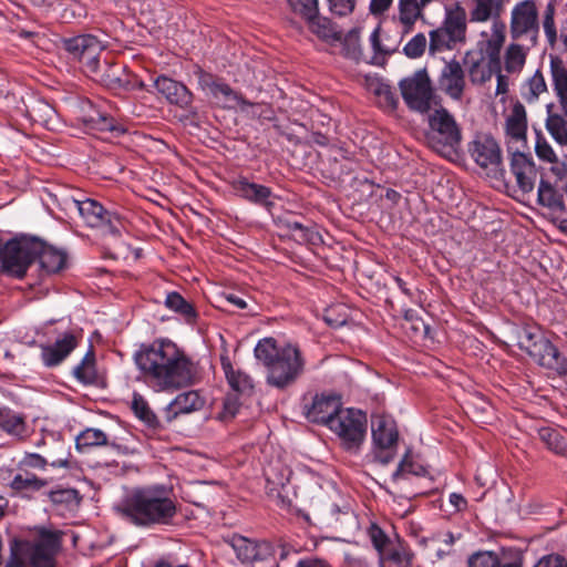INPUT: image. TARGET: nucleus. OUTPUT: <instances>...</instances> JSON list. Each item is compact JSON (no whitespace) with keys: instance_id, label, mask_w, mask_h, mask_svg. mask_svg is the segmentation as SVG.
Returning a JSON list of instances; mask_svg holds the SVG:
<instances>
[{"instance_id":"obj_15","label":"nucleus","mask_w":567,"mask_h":567,"mask_svg":"<svg viewBox=\"0 0 567 567\" xmlns=\"http://www.w3.org/2000/svg\"><path fill=\"white\" fill-rule=\"evenodd\" d=\"M94 80L101 82L111 90H118L131 84L130 75L121 63H111L107 60L97 59L86 71Z\"/></svg>"},{"instance_id":"obj_17","label":"nucleus","mask_w":567,"mask_h":567,"mask_svg":"<svg viewBox=\"0 0 567 567\" xmlns=\"http://www.w3.org/2000/svg\"><path fill=\"white\" fill-rule=\"evenodd\" d=\"M439 87L452 100L460 101L466 89L465 72L461 63L453 59L446 62L439 78Z\"/></svg>"},{"instance_id":"obj_42","label":"nucleus","mask_w":567,"mask_h":567,"mask_svg":"<svg viewBox=\"0 0 567 567\" xmlns=\"http://www.w3.org/2000/svg\"><path fill=\"white\" fill-rule=\"evenodd\" d=\"M45 485L47 481L27 471L18 473L10 483V487L17 492L39 491Z\"/></svg>"},{"instance_id":"obj_49","label":"nucleus","mask_w":567,"mask_h":567,"mask_svg":"<svg viewBox=\"0 0 567 567\" xmlns=\"http://www.w3.org/2000/svg\"><path fill=\"white\" fill-rule=\"evenodd\" d=\"M556 6L554 1H549L543 13V29L547 38L548 44L554 48L557 43L558 35L555 24Z\"/></svg>"},{"instance_id":"obj_41","label":"nucleus","mask_w":567,"mask_h":567,"mask_svg":"<svg viewBox=\"0 0 567 567\" xmlns=\"http://www.w3.org/2000/svg\"><path fill=\"white\" fill-rule=\"evenodd\" d=\"M468 567H522V565L518 561L502 564L495 553L478 551L470 557Z\"/></svg>"},{"instance_id":"obj_1","label":"nucleus","mask_w":567,"mask_h":567,"mask_svg":"<svg viewBox=\"0 0 567 567\" xmlns=\"http://www.w3.org/2000/svg\"><path fill=\"white\" fill-rule=\"evenodd\" d=\"M145 382L158 392H174L194 383L197 367L171 340L159 339L142 344L134 355Z\"/></svg>"},{"instance_id":"obj_50","label":"nucleus","mask_w":567,"mask_h":567,"mask_svg":"<svg viewBox=\"0 0 567 567\" xmlns=\"http://www.w3.org/2000/svg\"><path fill=\"white\" fill-rule=\"evenodd\" d=\"M132 410L134 414L148 426L154 427L158 424L157 417L150 409L148 403L138 393H134L133 395Z\"/></svg>"},{"instance_id":"obj_30","label":"nucleus","mask_w":567,"mask_h":567,"mask_svg":"<svg viewBox=\"0 0 567 567\" xmlns=\"http://www.w3.org/2000/svg\"><path fill=\"white\" fill-rule=\"evenodd\" d=\"M29 540L12 539L10 543V556L4 567H37L34 555L30 549Z\"/></svg>"},{"instance_id":"obj_21","label":"nucleus","mask_w":567,"mask_h":567,"mask_svg":"<svg viewBox=\"0 0 567 567\" xmlns=\"http://www.w3.org/2000/svg\"><path fill=\"white\" fill-rule=\"evenodd\" d=\"M537 355L532 359L540 367L549 369L559 375H567V360L561 355L559 350L545 336L537 344Z\"/></svg>"},{"instance_id":"obj_57","label":"nucleus","mask_w":567,"mask_h":567,"mask_svg":"<svg viewBox=\"0 0 567 567\" xmlns=\"http://www.w3.org/2000/svg\"><path fill=\"white\" fill-rule=\"evenodd\" d=\"M373 92L380 99V103L382 105L391 110H394L396 107L398 97L390 85L382 82H378L373 87Z\"/></svg>"},{"instance_id":"obj_33","label":"nucleus","mask_w":567,"mask_h":567,"mask_svg":"<svg viewBox=\"0 0 567 567\" xmlns=\"http://www.w3.org/2000/svg\"><path fill=\"white\" fill-rule=\"evenodd\" d=\"M498 56H489L488 64L484 59L471 61L467 72L471 81L475 84H483L492 78L493 70L498 69Z\"/></svg>"},{"instance_id":"obj_48","label":"nucleus","mask_w":567,"mask_h":567,"mask_svg":"<svg viewBox=\"0 0 567 567\" xmlns=\"http://www.w3.org/2000/svg\"><path fill=\"white\" fill-rule=\"evenodd\" d=\"M107 444L106 434L99 429H86L76 437V449L101 446Z\"/></svg>"},{"instance_id":"obj_52","label":"nucleus","mask_w":567,"mask_h":567,"mask_svg":"<svg viewBox=\"0 0 567 567\" xmlns=\"http://www.w3.org/2000/svg\"><path fill=\"white\" fill-rule=\"evenodd\" d=\"M412 558V554L390 547L388 551L381 556V563L382 567H411Z\"/></svg>"},{"instance_id":"obj_51","label":"nucleus","mask_w":567,"mask_h":567,"mask_svg":"<svg viewBox=\"0 0 567 567\" xmlns=\"http://www.w3.org/2000/svg\"><path fill=\"white\" fill-rule=\"evenodd\" d=\"M425 472L426 471L422 465L416 464L411 460L410 451H408L399 463L396 471L392 474V481L396 483L401 478H406L409 474L422 476Z\"/></svg>"},{"instance_id":"obj_13","label":"nucleus","mask_w":567,"mask_h":567,"mask_svg":"<svg viewBox=\"0 0 567 567\" xmlns=\"http://www.w3.org/2000/svg\"><path fill=\"white\" fill-rule=\"evenodd\" d=\"M63 48L78 59L87 71L103 51L101 42L91 34H83L63 40Z\"/></svg>"},{"instance_id":"obj_64","label":"nucleus","mask_w":567,"mask_h":567,"mask_svg":"<svg viewBox=\"0 0 567 567\" xmlns=\"http://www.w3.org/2000/svg\"><path fill=\"white\" fill-rule=\"evenodd\" d=\"M47 466V461L39 454L31 453L27 454L23 460L19 463V468L23 470L27 467L43 470Z\"/></svg>"},{"instance_id":"obj_22","label":"nucleus","mask_w":567,"mask_h":567,"mask_svg":"<svg viewBox=\"0 0 567 567\" xmlns=\"http://www.w3.org/2000/svg\"><path fill=\"white\" fill-rule=\"evenodd\" d=\"M372 439L375 446L395 447L399 432L395 421L384 414H373L371 419Z\"/></svg>"},{"instance_id":"obj_2","label":"nucleus","mask_w":567,"mask_h":567,"mask_svg":"<svg viewBox=\"0 0 567 567\" xmlns=\"http://www.w3.org/2000/svg\"><path fill=\"white\" fill-rule=\"evenodd\" d=\"M118 511L130 523L151 527L171 524L177 514V506L164 486H148L134 489Z\"/></svg>"},{"instance_id":"obj_4","label":"nucleus","mask_w":567,"mask_h":567,"mask_svg":"<svg viewBox=\"0 0 567 567\" xmlns=\"http://www.w3.org/2000/svg\"><path fill=\"white\" fill-rule=\"evenodd\" d=\"M429 146L444 157H453L462 141V131L446 109L435 110L429 116Z\"/></svg>"},{"instance_id":"obj_23","label":"nucleus","mask_w":567,"mask_h":567,"mask_svg":"<svg viewBox=\"0 0 567 567\" xmlns=\"http://www.w3.org/2000/svg\"><path fill=\"white\" fill-rule=\"evenodd\" d=\"M78 346L76 337L66 332L53 344L41 347V357L47 367L60 364Z\"/></svg>"},{"instance_id":"obj_62","label":"nucleus","mask_w":567,"mask_h":567,"mask_svg":"<svg viewBox=\"0 0 567 567\" xmlns=\"http://www.w3.org/2000/svg\"><path fill=\"white\" fill-rule=\"evenodd\" d=\"M357 0H328L330 11L337 16H347L354 10Z\"/></svg>"},{"instance_id":"obj_28","label":"nucleus","mask_w":567,"mask_h":567,"mask_svg":"<svg viewBox=\"0 0 567 567\" xmlns=\"http://www.w3.org/2000/svg\"><path fill=\"white\" fill-rule=\"evenodd\" d=\"M40 249H37L35 260L38 259L41 268L48 274H55L62 270L66 262V255L51 246L45 245L37 238Z\"/></svg>"},{"instance_id":"obj_6","label":"nucleus","mask_w":567,"mask_h":567,"mask_svg":"<svg viewBox=\"0 0 567 567\" xmlns=\"http://www.w3.org/2000/svg\"><path fill=\"white\" fill-rule=\"evenodd\" d=\"M511 38L535 47L539 34V13L534 0L517 2L511 12Z\"/></svg>"},{"instance_id":"obj_36","label":"nucleus","mask_w":567,"mask_h":567,"mask_svg":"<svg viewBox=\"0 0 567 567\" xmlns=\"http://www.w3.org/2000/svg\"><path fill=\"white\" fill-rule=\"evenodd\" d=\"M73 374L83 384H94L96 382L97 372L93 348L87 351L81 363L74 368Z\"/></svg>"},{"instance_id":"obj_53","label":"nucleus","mask_w":567,"mask_h":567,"mask_svg":"<svg viewBox=\"0 0 567 567\" xmlns=\"http://www.w3.org/2000/svg\"><path fill=\"white\" fill-rule=\"evenodd\" d=\"M526 87L527 91L523 93V97L528 103L536 102L540 94L547 92L545 78L539 70L528 80Z\"/></svg>"},{"instance_id":"obj_20","label":"nucleus","mask_w":567,"mask_h":567,"mask_svg":"<svg viewBox=\"0 0 567 567\" xmlns=\"http://www.w3.org/2000/svg\"><path fill=\"white\" fill-rule=\"evenodd\" d=\"M154 85L157 92L171 104L186 110L193 103V93L182 82L161 75L154 81Z\"/></svg>"},{"instance_id":"obj_44","label":"nucleus","mask_w":567,"mask_h":567,"mask_svg":"<svg viewBox=\"0 0 567 567\" xmlns=\"http://www.w3.org/2000/svg\"><path fill=\"white\" fill-rule=\"evenodd\" d=\"M539 439L547 446L548 450L553 451L556 454H565L567 451V444L556 429L553 427H542L538 431Z\"/></svg>"},{"instance_id":"obj_54","label":"nucleus","mask_w":567,"mask_h":567,"mask_svg":"<svg viewBox=\"0 0 567 567\" xmlns=\"http://www.w3.org/2000/svg\"><path fill=\"white\" fill-rule=\"evenodd\" d=\"M474 7L470 11L472 22H486L493 16L494 0H472Z\"/></svg>"},{"instance_id":"obj_43","label":"nucleus","mask_w":567,"mask_h":567,"mask_svg":"<svg viewBox=\"0 0 567 567\" xmlns=\"http://www.w3.org/2000/svg\"><path fill=\"white\" fill-rule=\"evenodd\" d=\"M310 25V29L313 33H316L319 38L324 40H341L342 33L337 31L331 22L326 18H320L318 13L315 18L307 19Z\"/></svg>"},{"instance_id":"obj_19","label":"nucleus","mask_w":567,"mask_h":567,"mask_svg":"<svg viewBox=\"0 0 567 567\" xmlns=\"http://www.w3.org/2000/svg\"><path fill=\"white\" fill-rule=\"evenodd\" d=\"M340 410L341 402L334 395H316L311 405L305 406L306 416L310 422L321 423L328 427Z\"/></svg>"},{"instance_id":"obj_27","label":"nucleus","mask_w":567,"mask_h":567,"mask_svg":"<svg viewBox=\"0 0 567 567\" xmlns=\"http://www.w3.org/2000/svg\"><path fill=\"white\" fill-rule=\"evenodd\" d=\"M506 134L517 142H526L527 114L523 103H514L511 113L506 117Z\"/></svg>"},{"instance_id":"obj_59","label":"nucleus","mask_w":567,"mask_h":567,"mask_svg":"<svg viewBox=\"0 0 567 567\" xmlns=\"http://www.w3.org/2000/svg\"><path fill=\"white\" fill-rule=\"evenodd\" d=\"M535 152L539 159L547 162V163H557L558 158L556 153L554 152L553 147L549 145V143L546 141L544 136L540 134H537L536 145H535Z\"/></svg>"},{"instance_id":"obj_47","label":"nucleus","mask_w":567,"mask_h":567,"mask_svg":"<svg viewBox=\"0 0 567 567\" xmlns=\"http://www.w3.org/2000/svg\"><path fill=\"white\" fill-rule=\"evenodd\" d=\"M546 128L560 145H567V123L559 114H548Z\"/></svg>"},{"instance_id":"obj_29","label":"nucleus","mask_w":567,"mask_h":567,"mask_svg":"<svg viewBox=\"0 0 567 567\" xmlns=\"http://www.w3.org/2000/svg\"><path fill=\"white\" fill-rule=\"evenodd\" d=\"M220 363L231 390L239 394H250L252 392L251 378L240 370H235L228 355H220Z\"/></svg>"},{"instance_id":"obj_25","label":"nucleus","mask_w":567,"mask_h":567,"mask_svg":"<svg viewBox=\"0 0 567 567\" xmlns=\"http://www.w3.org/2000/svg\"><path fill=\"white\" fill-rule=\"evenodd\" d=\"M550 78L554 92L565 116H567V66L558 55H550Z\"/></svg>"},{"instance_id":"obj_7","label":"nucleus","mask_w":567,"mask_h":567,"mask_svg":"<svg viewBox=\"0 0 567 567\" xmlns=\"http://www.w3.org/2000/svg\"><path fill=\"white\" fill-rule=\"evenodd\" d=\"M305 367L300 350L291 344L281 348V353L268 368V384L285 389L302 373Z\"/></svg>"},{"instance_id":"obj_31","label":"nucleus","mask_w":567,"mask_h":567,"mask_svg":"<svg viewBox=\"0 0 567 567\" xmlns=\"http://www.w3.org/2000/svg\"><path fill=\"white\" fill-rule=\"evenodd\" d=\"M290 475L291 471L281 465L270 466L265 472L268 493L270 495H276V497L280 498L282 503H285L282 491H285L287 484L289 483Z\"/></svg>"},{"instance_id":"obj_38","label":"nucleus","mask_w":567,"mask_h":567,"mask_svg":"<svg viewBox=\"0 0 567 567\" xmlns=\"http://www.w3.org/2000/svg\"><path fill=\"white\" fill-rule=\"evenodd\" d=\"M165 306L183 316L187 322H194L197 317L193 305L185 300L178 292H169L166 296Z\"/></svg>"},{"instance_id":"obj_14","label":"nucleus","mask_w":567,"mask_h":567,"mask_svg":"<svg viewBox=\"0 0 567 567\" xmlns=\"http://www.w3.org/2000/svg\"><path fill=\"white\" fill-rule=\"evenodd\" d=\"M229 544L243 564L264 561L275 554L274 546L270 543L252 540L241 535H233Z\"/></svg>"},{"instance_id":"obj_45","label":"nucleus","mask_w":567,"mask_h":567,"mask_svg":"<svg viewBox=\"0 0 567 567\" xmlns=\"http://www.w3.org/2000/svg\"><path fill=\"white\" fill-rule=\"evenodd\" d=\"M82 122L86 128L97 132H112L115 130L114 120L92 107V114L84 115Z\"/></svg>"},{"instance_id":"obj_11","label":"nucleus","mask_w":567,"mask_h":567,"mask_svg":"<svg viewBox=\"0 0 567 567\" xmlns=\"http://www.w3.org/2000/svg\"><path fill=\"white\" fill-rule=\"evenodd\" d=\"M37 538L30 542L37 567H54V556L61 548L63 532L35 527Z\"/></svg>"},{"instance_id":"obj_60","label":"nucleus","mask_w":567,"mask_h":567,"mask_svg":"<svg viewBox=\"0 0 567 567\" xmlns=\"http://www.w3.org/2000/svg\"><path fill=\"white\" fill-rule=\"evenodd\" d=\"M504 28L505 27L503 23L493 24V34L488 40V48L492 50L491 56H497L499 53V50L505 41Z\"/></svg>"},{"instance_id":"obj_61","label":"nucleus","mask_w":567,"mask_h":567,"mask_svg":"<svg viewBox=\"0 0 567 567\" xmlns=\"http://www.w3.org/2000/svg\"><path fill=\"white\" fill-rule=\"evenodd\" d=\"M240 403L237 394H228L223 404V411L219 414L220 420L227 421L235 417L239 410Z\"/></svg>"},{"instance_id":"obj_46","label":"nucleus","mask_w":567,"mask_h":567,"mask_svg":"<svg viewBox=\"0 0 567 567\" xmlns=\"http://www.w3.org/2000/svg\"><path fill=\"white\" fill-rule=\"evenodd\" d=\"M51 502L55 505H63L73 508L80 505L82 497L75 488H59L49 493Z\"/></svg>"},{"instance_id":"obj_35","label":"nucleus","mask_w":567,"mask_h":567,"mask_svg":"<svg viewBox=\"0 0 567 567\" xmlns=\"http://www.w3.org/2000/svg\"><path fill=\"white\" fill-rule=\"evenodd\" d=\"M419 18H422V12L417 7V0H399V21L402 33H409Z\"/></svg>"},{"instance_id":"obj_9","label":"nucleus","mask_w":567,"mask_h":567,"mask_svg":"<svg viewBox=\"0 0 567 567\" xmlns=\"http://www.w3.org/2000/svg\"><path fill=\"white\" fill-rule=\"evenodd\" d=\"M74 206L87 226L101 228L106 235L120 237L125 229L121 217L106 210L95 199L74 200Z\"/></svg>"},{"instance_id":"obj_3","label":"nucleus","mask_w":567,"mask_h":567,"mask_svg":"<svg viewBox=\"0 0 567 567\" xmlns=\"http://www.w3.org/2000/svg\"><path fill=\"white\" fill-rule=\"evenodd\" d=\"M467 13L460 2L445 7V16L440 27L429 32V54L435 55L453 50L466 41Z\"/></svg>"},{"instance_id":"obj_40","label":"nucleus","mask_w":567,"mask_h":567,"mask_svg":"<svg viewBox=\"0 0 567 567\" xmlns=\"http://www.w3.org/2000/svg\"><path fill=\"white\" fill-rule=\"evenodd\" d=\"M30 117L44 126L55 123L56 112L49 103L44 101H35L28 110Z\"/></svg>"},{"instance_id":"obj_16","label":"nucleus","mask_w":567,"mask_h":567,"mask_svg":"<svg viewBox=\"0 0 567 567\" xmlns=\"http://www.w3.org/2000/svg\"><path fill=\"white\" fill-rule=\"evenodd\" d=\"M468 152L471 157L484 168L494 169L502 165V152L497 142L489 135H477L470 143Z\"/></svg>"},{"instance_id":"obj_58","label":"nucleus","mask_w":567,"mask_h":567,"mask_svg":"<svg viewBox=\"0 0 567 567\" xmlns=\"http://www.w3.org/2000/svg\"><path fill=\"white\" fill-rule=\"evenodd\" d=\"M291 9L305 19L315 18L318 13V0H288Z\"/></svg>"},{"instance_id":"obj_39","label":"nucleus","mask_w":567,"mask_h":567,"mask_svg":"<svg viewBox=\"0 0 567 567\" xmlns=\"http://www.w3.org/2000/svg\"><path fill=\"white\" fill-rule=\"evenodd\" d=\"M281 353V348H277L274 338L260 340L255 348V357L268 369Z\"/></svg>"},{"instance_id":"obj_8","label":"nucleus","mask_w":567,"mask_h":567,"mask_svg":"<svg viewBox=\"0 0 567 567\" xmlns=\"http://www.w3.org/2000/svg\"><path fill=\"white\" fill-rule=\"evenodd\" d=\"M329 429L341 439L344 449L358 450L365 436L367 416L360 410L341 409L331 420Z\"/></svg>"},{"instance_id":"obj_55","label":"nucleus","mask_w":567,"mask_h":567,"mask_svg":"<svg viewBox=\"0 0 567 567\" xmlns=\"http://www.w3.org/2000/svg\"><path fill=\"white\" fill-rule=\"evenodd\" d=\"M368 535L380 556H383L391 547L389 537L377 524H371L368 529Z\"/></svg>"},{"instance_id":"obj_12","label":"nucleus","mask_w":567,"mask_h":567,"mask_svg":"<svg viewBox=\"0 0 567 567\" xmlns=\"http://www.w3.org/2000/svg\"><path fill=\"white\" fill-rule=\"evenodd\" d=\"M194 74L197 76L199 87L204 91H209L214 99L219 100L225 104L234 102L236 105L240 106L243 111L248 106H252L251 102L244 99L226 82L214 74L206 72L199 66L196 68Z\"/></svg>"},{"instance_id":"obj_32","label":"nucleus","mask_w":567,"mask_h":567,"mask_svg":"<svg viewBox=\"0 0 567 567\" xmlns=\"http://www.w3.org/2000/svg\"><path fill=\"white\" fill-rule=\"evenodd\" d=\"M514 334L519 349L524 350L530 358L537 355V344L544 337L539 328L532 326L517 327L514 330Z\"/></svg>"},{"instance_id":"obj_34","label":"nucleus","mask_w":567,"mask_h":567,"mask_svg":"<svg viewBox=\"0 0 567 567\" xmlns=\"http://www.w3.org/2000/svg\"><path fill=\"white\" fill-rule=\"evenodd\" d=\"M538 202L540 205L555 210L566 212L564 196L556 190L548 182L542 179L538 186Z\"/></svg>"},{"instance_id":"obj_63","label":"nucleus","mask_w":567,"mask_h":567,"mask_svg":"<svg viewBox=\"0 0 567 567\" xmlns=\"http://www.w3.org/2000/svg\"><path fill=\"white\" fill-rule=\"evenodd\" d=\"M534 567H567V558L559 554L543 556Z\"/></svg>"},{"instance_id":"obj_18","label":"nucleus","mask_w":567,"mask_h":567,"mask_svg":"<svg viewBox=\"0 0 567 567\" xmlns=\"http://www.w3.org/2000/svg\"><path fill=\"white\" fill-rule=\"evenodd\" d=\"M511 171L523 193H530L536 184L537 169L530 154L515 151L511 156Z\"/></svg>"},{"instance_id":"obj_10","label":"nucleus","mask_w":567,"mask_h":567,"mask_svg":"<svg viewBox=\"0 0 567 567\" xmlns=\"http://www.w3.org/2000/svg\"><path fill=\"white\" fill-rule=\"evenodd\" d=\"M400 90L410 109L421 113L430 110L433 89L426 70H419L411 78L403 79L400 82Z\"/></svg>"},{"instance_id":"obj_24","label":"nucleus","mask_w":567,"mask_h":567,"mask_svg":"<svg viewBox=\"0 0 567 567\" xmlns=\"http://www.w3.org/2000/svg\"><path fill=\"white\" fill-rule=\"evenodd\" d=\"M205 400L195 390L178 394L166 408L167 419L172 421L179 414H188L204 408Z\"/></svg>"},{"instance_id":"obj_56","label":"nucleus","mask_w":567,"mask_h":567,"mask_svg":"<svg viewBox=\"0 0 567 567\" xmlns=\"http://www.w3.org/2000/svg\"><path fill=\"white\" fill-rule=\"evenodd\" d=\"M427 40L423 33L415 34L403 48V52L408 58H420L426 50Z\"/></svg>"},{"instance_id":"obj_37","label":"nucleus","mask_w":567,"mask_h":567,"mask_svg":"<svg viewBox=\"0 0 567 567\" xmlns=\"http://www.w3.org/2000/svg\"><path fill=\"white\" fill-rule=\"evenodd\" d=\"M529 48V44L526 48L518 43L508 45L505 52V69L507 72L515 73L523 69Z\"/></svg>"},{"instance_id":"obj_26","label":"nucleus","mask_w":567,"mask_h":567,"mask_svg":"<svg viewBox=\"0 0 567 567\" xmlns=\"http://www.w3.org/2000/svg\"><path fill=\"white\" fill-rule=\"evenodd\" d=\"M231 185L235 193L238 196L247 200H250L255 204L265 206L271 205V203L268 200L271 195V190L269 187L256 183H250L245 177H239L238 179H235L231 183Z\"/></svg>"},{"instance_id":"obj_5","label":"nucleus","mask_w":567,"mask_h":567,"mask_svg":"<svg viewBox=\"0 0 567 567\" xmlns=\"http://www.w3.org/2000/svg\"><path fill=\"white\" fill-rule=\"evenodd\" d=\"M40 245L35 237H21L9 240L0 247V270L9 276L22 278L35 260Z\"/></svg>"}]
</instances>
